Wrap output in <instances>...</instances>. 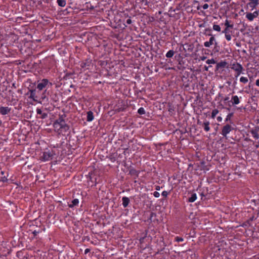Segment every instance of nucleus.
I'll return each instance as SVG.
<instances>
[{
	"label": "nucleus",
	"instance_id": "obj_1",
	"mask_svg": "<svg viewBox=\"0 0 259 259\" xmlns=\"http://www.w3.org/2000/svg\"><path fill=\"white\" fill-rule=\"evenodd\" d=\"M66 116L65 114L62 115L60 114L59 118L54 122L53 126L55 128H58V130L62 129L64 132H67L69 130V126L65 123L64 120Z\"/></svg>",
	"mask_w": 259,
	"mask_h": 259
},
{
	"label": "nucleus",
	"instance_id": "obj_2",
	"mask_svg": "<svg viewBox=\"0 0 259 259\" xmlns=\"http://www.w3.org/2000/svg\"><path fill=\"white\" fill-rule=\"evenodd\" d=\"M56 154L54 151L52 150H48L44 152L43 155L41 157V160L44 161H49L52 159L54 156Z\"/></svg>",
	"mask_w": 259,
	"mask_h": 259
},
{
	"label": "nucleus",
	"instance_id": "obj_3",
	"mask_svg": "<svg viewBox=\"0 0 259 259\" xmlns=\"http://www.w3.org/2000/svg\"><path fill=\"white\" fill-rule=\"evenodd\" d=\"M52 85V83L50 82L47 78H44L41 80L40 82H39L36 87V88L39 91H41L46 87H51Z\"/></svg>",
	"mask_w": 259,
	"mask_h": 259
},
{
	"label": "nucleus",
	"instance_id": "obj_4",
	"mask_svg": "<svg viewBox=\"0 0 259 259\" xmlns=\"http://www.w3.org/2000/svg\"><path fill=\"white\" fill-rule=\"evenodd\" d=\"M141 248H146L149 244V238L147 236V233H143V236L139 239Z\"/></svg>",
	"mask_w": 259,
	"mask_h": 259
},
{
	"label": "nucleus",
	"instance_id": "obj_5",
	"mask_svg": "<svg viewBox=\"0 0 259 259\" xmlns=\"http://www.w3.org/2000/svg\"><path fill=\"white\" fill-rule=\"evenodd\" d=\"M207 35L209 36H211V37L209 38V41H205L204 42V46L206 48L209 47L211 45H212L213 44L215 45V47L214 48V50L216 49L217 42L216 41V40L213 36L210 33L207 34Z\"/></svg>",
	"mask_w": 259,
	"mask_h": 259
},
{
	"label": "nucleus",
	"instance_id": "obj_6",
	"mask_svg": "<svg viewBox=\"0 0 259 259\" xmlns=\"http://www.w3.org/2000/svg\"><path fill=\"white\" fill-rule=\"evenodd\" d=\"M233 130V128L230 124H227L223 127L221 134L224 137H226L227 135Z\"/></svg>",
	"mask_w": 259,
	"mask_h": 259
},
{
	"label": "nucleus",
	"instance_id": "obj_7",
	"mask_svg": "<svg viewBox=\"0 0 259 259\" xmlns=\"http://www.w3.org/2000/svg\"><path fill=\"white\" fill-rule=\"evenodd\" d=\"M258 16V12L257 11H254L253 13H247L246 14V18L249 21H252L253 19Z\"/></svg>",
	"mask_w": 259,
	"mask_h": 259
},
{
	"label": "nucleus",
	"instance_id": "obj_8",
	"mask_svg": "<svg viewBox=\"0 0 259 259\" xmlns=\"http://www.w3.org/2000/svg\"><path fill=\"white\" fill-rule=\"evenodd\" d=\"M11 110V108L8 107H0V113L3 115L8 114Z\"/></svg>",
	"mask_w": 259,
	"mask_h": 259
},
{
	"label": "nucleus",
	"instance_id": "obj_9",
	"mask_svg": "<svg viewBox=\"0 0 259 259\" xmlns=\"http://www.w3.org/2000/svg\"><path fill=\"white\" fill-rule=\"evenodd\" d=\"M231 68L235 71L243 70L242 66L238 63L233 64Z\"/></svg>",
	"mask_w": 259,
	"mask_h": 259
},
{
	"label": "nucleus",
	"instance_id": "obj_10",
	"mask_svg": "<svg viewBox=\"0 0 259 259\" xmlns=\"http://www.w3.org/2000/svg\"><path fill=\"white\" fill-rule=\"evenodd\" d=\"M241 97L239 98L237 95L232 96L231 98V102L233 105H238L240 103V99H241Z\"/></svg>",
	"mask_w": 259,
	"mask_h": 259
},
{
	"label": "nucleus",
	"instance_id": "obj_11",
	"mask_svg": "<svg viewBox=\"0 0 259 259\" xmlns=\"http://www.w3.org/2000/svg\"><path fill=\"white\" fill-rule=\"evenodd\" d=\"M259 127H257L254 129L251 130L250 131V133L252 136L255 139H258L259 138Z\"/></svg>",
	"mask_w": 259,
	"mask_h": 259
},
{
	"label": "nucleus",
	"instance_id": "obj_12",
	"mask_svg": "<svg viewBox=\"0 0 259 259\" xmlns=\"http://www.w3.org/2000/svg\"><path fill=\"white\" fill-rule=\"evenodd\" d=\"M36 90L35 89H31L29 90L30 92V96L29 98L30 99H33L34 101H37V96L36 95Z\"/></svg>",
	"mask_w": 259,
	"mask_h": 259
},
{
	"label": "nucleus",
	"instance_id": "obj_13",
	"mask_svg": "<svg viewBox=\"0 0 259 259\" xmlns=\"http://www.w3.org/2000/svg\"><path fill=\"white\" fill-rule=\"evenodd\" d=\"M94 118L93 112L91 111H89L87 112V120L88 122L92 121Z\"/></svg>",
	"mask_w": 259,
	"mask_h": 259
},
{
	"label": "nucleus",
	"instance_id": "obj_14",
	"mask_svg": "<svg viewBox=\"0 0 259 259\" xmlns=\"http://www.w3.org/2000/svg\"><path fill=\"white\" fill-rule=\"evenodd\" d=\"M209 124H210V123L207 120H205L202 123V127H203V128L205 132H208L210 130Z\"/></svg>",
	"mask_w": 259,
	"mask_h": 259
},
{
	"label": "nucleus",
	"instance_id": "obj_15",
	"mask_svg": "<svg viewBox=\"0 0 259 259\" xmlns=\"http://www.w3.org/2000/svg\"><path fill=\"white\" fill-rule=\"evenodd\" d=\"M36 113L37 114L41 115L40 118L41 119H45L48 117V113H42V112L40 109L37 108L36 109Z\"/></svg>",
	"mask_w": 259,
	"mask_h": 259
},
{
	"label": "nucleus",
	"instance_id": "obj_16",
	"mask_svg": "<svg viewBox=\"0 0 259 259\" xmlns=\"http://www.w3.org/2000/svg\"><path fill=\"white\" fill-rule=\"evenodd\" d=\"M79 203V200L77 198L74 199L72 201L71 203L68 204V206L70 208H73L74 206H77Z\"/></svg>",
	"mask_w": 259,
	"mask_h": 259
},
{
	"label": "nucleus",
	"instance_id": "obj_17",
	"mask_svg": "<svg viewBox=\"0 0 259 259\" xmlns=\"http://www.w3.org/2000/svg\"><path fill=\"white\" fill-rule=\"evenodd\" d=\"M250 3H248V5L250 7L254 8L258 4V0H249Z\"/></svg>",
	"mask_w": 259,
	"mask_h": 259
},
{
	"label": "nucleus",
	"instance_id": "obj_18",
	"mask_svg": "<svg viewBox=\"0 0 259 259\" xmlns=\"http://www.w3.org/2000/svg\"><path fill=\"white\" fill-rule=\"evenodd\" d=\"M197 199V195L196 193H192L191 195V197H190L188 199V201L189 202H194Z\"/></svg>",
	"mask_w": 259,
	"mask_h": 259
},
{
	"label": "nucleus",
	"instance_id": "obj_19",
	"mask_svg": "<svg viewBox=\"0 0 259 259\" xmlns=\"http://www.w3.org/2000/svg\"><path fill=\"white\" fill-rule=\"evenodd\" d=\"M129 198L126 197H123L122 198V204L124 207H126L128 205L129 203Z\"/></svg>",
	"mask_w": 259,
	"mask_h": 259
},
{
	"label": "nucleus",
	"instance_id": "obj_20",
	"mask_svg": "<svg viewBox=\"0 0 259 259\" xmlns=\"http://www.w3.org/2000/svg\"><path fill=\"white\" fill-rule=\"evenodd\" d=\"M125 214H121V217L122 219V223L124 224L125 227H128L130 224H128V220L124 218L126 217Z\"/></svg>",
	"mask_w": 259,
	"mask_h": 259
},
{
	"label": "nucleus",
	"instance_id": "obj_21",
	"mask_svg": "<svg viewBox=\"0 0 259 259\" xmlns=\"http://www.w3.org/2000/svg\"><path fill=\"white\" fill-rule=\"evenodd\" d=\"M227 65V63L225 61H221L219 63H218L217 65V68L218 69L221 68H224Z\"/></svg>",
	"mask_w": 259,
	"mask_h": 259
},
{
	"label": "nucleus",
	"instance_id": "obj_22",
	"mask_svg": "<svg viewBox=\"0 0 259 259\" xmlns=\"http://www.w3.org/2000/svg\"><path fill=\"white\" fill-rule=\"evenodd\" d=\"M57 3L58 6L61 7H65L66 4L65 0H57Z\"/></svg>",
	"mask_w": 259,
	"mask_h": 259
},
{
	"label": "nucleus",
	"instance_id": "obj_23",
	"mask_svg": "<svg viewBox=\"0 0 259 259\" xmlns=\"http://www.w3.org/2000/svg\"><path fill=\"white\" fill-rule=\"evenodd\" d=\"M90 66V62L89 61H86L84 62H82L80 64V67L82 68L89 69V66Z\"/></svg>",
	"mask_w": 259,
	"mask_h": 259
},
{
	"label": "nucleus",
	"instance_id": "obj_24",
	"mask_svg": "<svg viewBox=\"0 0 259 259\" xmlns=\"http://www.w3.org/2000/svg\"><path fill=\"white\" fill-rule=\"evenodd\" d=\"M174 54H175V52L173 50H171L168 51L166 53L165 56L166 58H171L173 57Z\"/></svg>",
	"mask_w": 259,
	"mask_h": 259
},
{
	"label": "nucleus",
	"instance_id": "obj_25",
	"mask_svg": "<svg viewBox=\"0 0 259 259\" xmlns=\"http://www.w3.org/2000/svg\"><path fill=\"white\" fill-rule=\"evenodd\" d=\"M45 230V228H44L43 229V230ZM42 229H38V230H34V231L32 232V234H33V238L37 236V235L38 234H39V233H41V232H42Z\"/></svg>",
	"mask_w": 259,
	"mask_h": 259
},
{
	"label": "nucleus",
	"instance_id": "obj_26",
	"mask_svg": "<svg viewBox=\"0 0 259 259\" xmlns=\"http://www.w3.org/2000/svg\"><path fill=\"white\" fill-rule=\"evenodd\" d=\"M240 81L244 84H246L248 82V79L246 77L241 76L240 78Z\"/></svg>",
	"mask_w": 259,
	"mask_h": 259
},
{
	"label": "nucleus",
	"instance_id": "obj_27",
	"mask_svg": "<svg viewBox=\"0 0 259 259\" xmlns=\"http://www.w3.org/2000/svg\"><path fill=\"white\" fill-rule=\"evenodd\" d=\"M219 110L217 109H214L212 110L211 112V118H214V117L216 116L217 114L219 113Z\"/></svg>",
	"mask_w": 259,
	"mask_h": 259
},
{
	"label": "nucleus",
	"instance_id": "obj_28",
	"mask_svg": "<svg viewBox=\"0 0 259 259\" xmlns=\"http://www.w3.org/2000/svg\"><path fill=\"white\" fill-rule=\"evenodd\" d=\"M224 24H225L226 27L230 28H233V25L230 24L229 21L227 19L225 21Z\"/></svg>",
	"mask_w": 259,
	"mask_h": 259
},
{
	"label": "nucleus",
	"instance_id": "obj_29",
	"mask_svg": "<svg viewBox=\"0 0 259 259\" xmlns=\"http://www.w3.org/2000/svg\"><path fill=\"white\" fill-rule=\"evenodd\" d=\"M213 29L215 31L220 32L221 31V27L219 25L213 24Z\"/></svg>",
	"mask_w": 259,
	"mask_h": 259
},
{
	"label": "nucleus",
	"instance_id": "obj_30",
	"mask_svg": "<svg viewBox=\"0 0 259 259\" xmlns=\"http://www.w3.org/2000/svg\"><path fill=\"white\" fill-rule=\"evenodd\" d=\"M138 113L140 115L144 114L145 110L143 107H140L138 110Z\"/></svg>",
	"mask_w": 259,
	"mask_h": 259
},
{
	"label": "nucleus",
	"instance_id": "obj_31",
	"mask_svg": "<svg viewBox=\"0 0 259 259\" xmlns=\"http://www.w3.org/2000/svg\"><path fill=\"white\" fill-rule=\"evenodd\" d=\"M175 240L176 241L180 242H183L184 241V238L181 237L177 236L175 237Z\"/></svg>",
	"mask_w": 259,
	"mask_h": 259
},
{
	"label": "nucleus",
	"instance_id": "obj_32",
	"mask_svg": "<svg viewBox=\"0 0 259 259\" xmlns=\"http://www.w3.org/2000/svg\"><path fill=\"white\" fill-rule=\"evenodd\" d=\"M206 63L208 64H215V61L213 59H211L207 60V61H206Z\"/></svg>",
	"mask_w": 259,
	"mask_h": 259
},
{
	"label": "nucleus",
	"instance_id": "obj_33",
	"mask_svg": "<svg viewBox=\"0 0 259 259\" xmlns=\"http://www.w3.org/2000/svg\"><path fill=\"white\" fill-rule=\"evenodd\" d=\"M235 78L236 80L237 79L238 77L242 73H243L242 71H235Z\"/></svg>",
	"mask_w": 259,
	"mask_h": 259
},
{
	"label": "nucleus",
	"instance_id": "obj_34",
	"mask_svg": "<svg viewBox=\"0 0 259 259\" xmlns=\"http://www.w3.org/2000/svg\"><path fill=\"white\" fill-rule=\"evenodd\" d=\"M225 38L228 41H230L232 39V37L231 34L229 33L227 34H225Z\"/></svg>",
	"mask_w": 259,
	"mask_h": 259
},
{
	"label": "nucleus",
	"instance_id": "obj_35",
	"mask_svg": "<svg viewBox=\"0 0 259 259\" xmlns=\"http://www.w3.org/2000/svg\"><path fill=\"white\" fill-rule=\"evenodd\" d=\"M229 28H230L226 27L225 29L222 31V33L224 34H227L229 33H230L231 31H230Z\"/></svg>",
	"mask_w": 259,
	"mask_h": 259
},
{
	"label": "nucleus",
	"instance_id": "obj_36",
	"mask_svg": "<svg viewBox=\"0 0 259 259\" xmlns=\"http://www.w3.org/2000/svg\"><path fill=\"white\" fill-rule=\"evenodd\" d=\"M233 113H229V114H228V115L227 116V117H226V119H225V121H227L228 120H230V118H231V117H232V116H233Z\"/></svg>",
	"mask_w": 259,
	"mask_h": 259
},
{
	"label": "nucleus",
	"instance_id": "obj_37",
	"mask_svg": "<svg viewBox=\"0 0 259 259\" xmlns=\"http://www.w3.org/2000/svg\"><path fill=\"white\" fill-rule=\"evenodd\" d=\"M168 194V192H167L166 191H163L161 193L162 196L164 197H166L167 196Z\"/></svg>",
	"mask_w": 259,
	"mask_h": 259
},
{
	"label": "nucleus",
	"instance_id": "obj_38",
	"mask_svg": "<svg viewBox=\"0 0 259 259\" xmlns=\"http://www.w3.org/2000/svg\"><path fill=\"white\" fill-rule=\"evenodd\" d=\"M153 195L156 198H158L160 196V194L159 192H158L157 191H155L153 193Z\"/></svg>",
	"mask_w": 259,
	"mask_h": 259
},
{
	"label": "nucleus",
	"instance_id": "obj_39",
	"mask_svg": "<svg viewBox=\"0 0 259 259\" xmlns=\"http://www.w3.org/2000/svg\"><path fill=\"white\" fill-rule=\"evenodd\" d=\"M1 180L3 182H7L8 179L5 176H4V177H2Z\"/></svg>",
	"mask_w": 259,
	"mask_h": 259
},
{
	"label": "nucleus",
	"instance_id": "obj_40",
	"mask_svg": "<svg viewBox=\"0 0 259 259\" xmlns=\"http://www.w3.org/2000/svg\"><path fill=\"white\" fill-rule=\"evenodd\" d=\"M129 151H129L128 148H126V149H125L124 151V155L126 156V154H129V153H130Z\"/></svg>",
	"mask_w": 259,
	"mask_h": 259
},
{
	"label": "nucleus",
	"instance_id": "obj_41",
	"mask_svg": "<svg viewBox=\"0 0 259 259\" xmlns=\"http://www.w3.org/2000/svg\"><path fill=\"white\" fill-rule=\"evenodd\" d=\"M202 7L204 10H206L208 8V5L207 4H205L202 6Z\"/></svg>",
	"mask_w": 259,
	"mask_h": 259
},
{
	"label": "nucleus",
	"instance_id": "obj_42",
	"mask_svg": "<svg viewBox=\"0 0 259 259\" xmlns=\"http://www.w3.org/2000/svg\"><path fill=\"white\" fill-rule=\"evenodd\" d=\"M46 92V90H45V92ZM45 93H44L42 94V96L41 97V99L44 100L45 98H46V96L45 95Z\"/></svg>",
	"mask_w": 259,
	"mask_h": 259
},
{
	"label": "nucleus",
	"instance_id": "obj_43",
	"mask_svg": "<svg viewBox=\"0 0 259 259\" xmlns=\"http://www.w3.org/2000/svg\"><path fill=\"white\" fill-rule=\"evenodd\" d=\"M217 120L219 121V122H221L222 121V117H221V116H218L217 117Z\"/></svg>",
	"mask_w": 259,
	"mask_h": 259
},
{
	"label": "nucleus",
	"instance_id": "obj_44",
	"mask_svg": "<svg viewBox=\"0 0 259 259\" xmlns=\"http://www.w3.org/2000/svg\"><path fill=\"white\" fill-rule=\"evenodd\" d=\"M90 251V249L89 248H87L85 249L84 250V253L85 254H87L88 253H89V252Z\"/></svg>",
	"mask_w": 259,
	"mask_h": 259
},
{
	"label": "nucleus",
	"instance_id": "obj_45",
	"mask_svg": "<svg viewBox=\"0 0 259 259\" xmlns=\"http://www.w3.org/2000/svg\"><path fill=\"white\" fill-rule=\"evenodd\" d=\"M110 158L112 161H114L115 160V158L112 156V155L110 156Z\"/></svg>",
	"mask_w": 259,
	"mask_h": 259
},
{
	"label": "nucleus",
	"instance_id": "obj_46",
	"mask_svg": "<svg viewBox=\"0 0 259 259\" xmlns=\"http://www.w3.org/2000/svg\"><path fill=\"white\" fill-rule=\"evenodd\" d=\"M161 187L159 186H156L155 189L157 191H159L160 190Z\"/></svg>",
	"mask_w": 259,
	"mask_h": 259
},
{
	"label": "nucleus",
	"instance_id": "obj_47",
	"mask_svg": "<svg viewBox=\"0 0 259 259\" xmlns=\"http://www.w3.org/2000/svg\"><path fill=\"white\" fill-rule=\"evenodd\" d=\"M255 84L256 86L259 87V79H257L255 81Z\"/></svg>",
	"mask_w": 259,
	"mask_h": 259
},
{
	"label": "nucleus",
	"instance_id": "obj_48",
	"mask_svg": "<svg viewBox=\"0 0 259 259\" xmlns=\"http://www.w3.org/2000/svg\"><path fill=\"white\" fill-rule=\"evenodd\" d=\"M229 99H230V98H229V97H226L224 98V101H229Z\"/></svg>",
	"mask_w": 259,
	"mask_h": 259
},
{
	"label": "nucleus",
	"instance_id": "obj_49",
	"mask_svg": "<svg viewBox=\"0 0 259 259\" xmlns=\"http://www.w3.org/2000/svg\"><path fill=\"white\" fill-rule=\"evenodd\" d=\"M126 23L128 24H130V18H127L126 20Z\"/></svg>",
	"mask_w": 259,
	"mask_h": 259
},
{
	"label": "nucleus",
	"instance_id": "obj_50",
	"mask_svg": "<svg viewBox=\"0 0 259 259\" xmlns=\"http://www.w3.org/2000/svg\"><path fill=\"white\" fill-rule=\"evenodd\" d=\"M13 87L14 88H16V87L15 86V83H13Z\"/></svg>",
	"mask_w": 259,
	"mask_h": 259
},
{
	"label": "nucleus",
	"instance_id": "obj_51",
	"mask_svg": "<svg viewBox=\"0 0 259 259\" xmlns=\"http://www.w3.org/2000/svg\"><path fill=\"white\" fill-rule=\"evenodd\" d=\"M205 30L206 32L207 31H210V30L209 29H205Z\"/></svg>",
	"mask_w": 259,
	"mask_h": 259
},
{
	"label": "nucleus",
	"instance_id": "obj_52",
	"mask_svg": "<svg viewBox=\"0 0 259 259\" xmlns=\"http://www.w3.org/2000/svg\"><path fill=\"white\" fill-rule=\"evenodd\" d=\"M130 172H131V175L133 173V170L131 168Z\"/></svg>",
	"mask_w": 259,
	"mask_h": 259
},
{
	"label": "nucleus",
	"instance_id": "obj_53",
	"mask_svg": "<svg viewBox=\"0 0 259 259\" xmlns=\"http://www.w3.org/2000/svg\"><path fill=\"white\" fill-rule=\"evenodd\" d=\"M1 174H2V175H3L4 174V172L3 171H1Z\"/></svg>",
	"mask_w": 259,
	"mask_h": 259
},
{
	"label": "nucleus",
	"instance_id": "obj_54",
	"mask_svg": "<svg viewBox=\"0 0 259 259\" xmlns=\"http://www.w3.org/2000/svg\"><path fill=\"white\" fill-rule=\"evenodd\" d=\"M258 147H259V145H255V147H256V148H258Z\"/></svg>",
	"mask_w": 259,
	"mask_h": 259
},
{
	"label": "nucleus",
	"instance_id": "obj_55",
	"mask_svg": "<svg viewBox=\"0 0 259 259\" xmlns=\"http://www.w3.org/2000/svg\"><path fill=\"white\" fill-rule=\"evenodd\" d=\"M253 217L251 218L250 220V221H252V220H253Z\"/></svg>",
	"mask_w": 259,
	"mask_h": 259
},
{
	"label": "nucleus",
	"instance_id": "obj_56",
	"mask_svg": "<svg viewBox=\"0 0 259 259\" xmlns=\"http://www.w3.org/2000/svg\"><path fill=\"white\" fill-rule=\"evenodd\" d=\"M236 83H237L236 81H235L234 82V84H236Z\"/></svg>",
	"mask_w": 259,
	"mask_h": 259
}]
</instances>
